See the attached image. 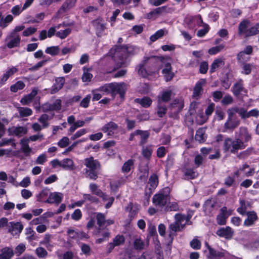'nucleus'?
<instances>
[{"label":"nucleus","instance_id":"obj_60","mask_svg":"<svg viewBox=\"0 0 259 259\" xmlns=\"http://www.w3.org/2000/svg\"><path fill=\"white\" fill-rule=\"evenodd\" d=\"M125 241L124 237L123 235H117L113 240V243L114 245L117 246H119L122 244Z\"/></svg>","mask_w":259,"mask_h":259},{"label":"nucleus","instance_id":"obj_3","mask_svg":"<svg viewBox=\"0 0 259 259\" xmlns=\"http://www.w3.org/2000/svg\"><path fill=\"white\" fill-rule=\"evenodd\" d=\"M84 164L86 166L85 172L87 176L92 180H96L98 178V170L100 168L99 161L93 157L84 159Z\"/></svg>","mask_w":259,"mask_h":259},{"label":"nucleus","instance_id":"obj_11","mask_svg":"<svg viewBox=\"0 0 259 259\" xmlns=\"http://www.w3.org/2000/svg\"><path fill=\"white\" fill-rule=\"evenodd\" d=\"M56 28L58 30L56 32V36L62 39L67 37L72 31L71 28L64 23L58 25Z\"/></svg>","mask_w":259,"mask_h":259},{"label":"nucleus","instance_id":"obj_14","mask_svg":"<svg viewBox=\"0 0 259 259\" xmlns=\"http://www.w3.org/2000/svg\"><path fill=\"white\" fill-rule=\"evenodd\" d=\"M218 208L217 201L214 199L207 200L203 205V210L207 215H209Z\"/></svg>","mask_w":259,"mask_h":259},{"label":"nucleus","instance_id":"obj_20","mask_svg":"<svg viewBox=\"0 0 259 259\" xmlns=\"http://www.w3.org/2000/svg\"><path fill=\"white\" fill-rule=\"evenodd\" d=\"M232 91L235 96H238L240 95H245L247 93L246 90L243 87L242 80H240L239 82L234 84Z\"/></svg>","mask_w":259,"mask_h":259},{"label":"nucleus","instance_id":"obj_23","mask_svg":"<svg viewBox=\"0 0 259 259\" xmlns=\"http://www.w3.org/2000/svg\"><path fill=\"white\" fill-rule=\"evenodd\" d=\"M209 252L208 257L210 258H221L225 256L227 253L225 251H217L211 248L207 244L205 243Z\"/></svg>","mask_w":259,"mask_h":259},{"label":"nucleus","instance_id":"obj_48","mask_svg":"<svg viewBox=\"0 0 259 259\" xmlns=\"http://www.w3.org/2000/svg\"><path fill=\"white\" fill-rule=\"evenodd\" d=\"M134 165V160L132 159H129L127 161H126L122 167V171L124 173H127L130 172L131 169L133 167Z\"/></svg>","mask_w":259,"mask_h":259},{"label":"nucleus","instance_id":"obj_54","mask_svg":"<svg viewBox=\"0 0 259 259\" xmlns=\"http://www.w3.org/2000/svg\"><path fill=\"white\" fill-rule=\"evenodd\" d=\"M240 206L237 209V212L241 214L244 215L246 213L247 204L244 200H241L240 201Z\"/></svg>","mask_w":259,"mask_h":259},{"label":"nucleus","instance_id":"obj_15","mask_svg":"<svg viewBox=\"0 0 259 259\" xmlns=\"http://www.w3.org/2000/svg\"><path fill=\"white\" fill-rule=\"evenodd\" d=\"M239 114L242 118H248L251 117H257L259 116V110L254 108L249 111H247L243 108H239Z\"/></svg>","mask_w":259,"mask_h":259},{"label":"nucleus","instance_id":"obj_57","mask_svg":"<svg viewBox=\"0 0 259 259\" xmlns=\"http://www.w3.org/2000/svg\"><path fill=\"white\" fill-rule=\"evenodd\" d=\"M88 131L86 128H82L77 131L74 134H73L71 137V140H75V139L79 138V137L84 135L88 133Z\"/></svg>","mask_w":259,"mask_h":259},{"label":"nucleus","instance_id":"obj_53","mask_svg":"<svg viewBox=\"0 0 259 259\" xmlns=\"http://www.w3.org/2000/svg\"><path fill=\"white\" fill-rule=\"evenodd\" d=\"M59 51L60 49L58 46H52L47 48L45 52L52 56H55L58 54Z\"/></svg>","mask_w":259,"mask_h":259},{"label":"nucleus","instance_id":"obj_21","mask_svg":"<svg viewBox=\"0 0 259 259\" xmlns=\"http://www.w3.org/2000/svg\"><path fill=\"white\" fill-rule=\"evenodd\" d=\"M102 131L108 136H112L117 131V125L113 122L105 124L102 129Z\"/></svg>","mask_w":259,"mask_h":259},{"label":"nucleus","instance_id":"obj_12","mask_svg":"<svg viewBox=\"0 0 259 259\" xmlns=\"http://www.w3.org/2000/svg\"><path fill=\"white\" fill-rule=\"evenodd\" d=\"M126 86L124 83H112L111 95L114 97L116 94H119L122 99L126 90Z\"/></svg>","mask_w":259,"mask_h":259},{"label":"nucleus","instance_id":"obj_63","mask_svg":"<svg viewBox=\"0 0 259 259\" xmlns=\"http://www.w3.org/2000/svg\"><path fill=\"white\" fill-rule=\"evenodd\" d=\"M138 73L143 77H148L150 75L143 65H140L138 69Z\"/></svg>","mask_w":259,"mask_h":259},{"label":"nucleus","instance_id":"obj_42","mask_svg":"<svg viewBox=\"0 0 259 259\" xmlns=\"http://www.w3.org/2000/svg\"><path fill=\"white\" fill-rule=\"evenodd\" d=\"M134 134L139 136L141 138V144H144L147 141L149 136V133L148 131H143L141 130H137L134 132Z\"/></svg>","mask_w":259,"mask_h":259},{"label":"nucleus","instance_id":"obj_49","mask_svg":"<svg viewBox=\"0 0 259 259\" xmlns=\"http://www.w3.org/2000/svg\"><path fill=\"white\" fill-rule=\"evenodd\" d=\"M18 112L21 117H27L30 116L32 113V111L31 109L25 107H18Z\"/></svg>","mask_w":259,"mask_h":259},{"label":"nucleus","instance_id":"obj_43","mask_svg":"<svg viewBox=\"0 0 259 259\" xmlns=\"http://www.w3.org/2000/svg\"><path fill=\"white\" fill-rule=\"evenodd\" d=\"M13 19L11 15H8L5 17L2 18L0 20V27L3 28L6 27L13 20Z\"/></svg>","mask_w":259,"mask_h":259},{"label":"nucleus","instance_id":"obj_47","mask_svg":"<svg viewBox=\"0 0 259 259\" xmlns=\"http://www.w3.org/2000/svg\"><path fill=\"white\" fill-rule=\"evenodd\" d=\"M165 32L167 33V31L164 29H160L157 31L154 34L150 36V40L152 42L156 41L158 38L162 37L164 35Z\"/></svg>","mask_w":259,"mask_h":259},{"label":"nucleus","instance_id":"obj_41","mask_svg":"<svg viewBox=\"0 0 259 259\" xmlns=\"http://www.w3.org/2000/svg\"><path fill=\"white\" fill-rule=\"evenodd\" d=\"M195 140L201 143L203 142L206 139L205 129L200 128L196 131L195 135Z\"/></svg>","mask_w":259,"mask_h":259},{"label":"nucleus","instance_id":"obj_19","mask_svg":"<svg viewBox=\"0 0 259 259\" xmlns=\"http://www.w3.org/2000/svg\"><path fill=\"white\" fill-rule=\"evenodd\" d=\"M9 227V232L13 235L19 234L23 230V225L19 222H10L8 224Z\"/></svg>","mask_w":259,"mask_h":259},{"label":"nucleus","instance_id":"obj_56","mask_svg":"<svg viewBox=\"0 0 259 259\" xmlns=\"http://www.w3.org/2000/svg\"><path fill=\"white\" fill-rule=\"evenodd\" d=\"M24 87L25 84L23 82L18 81L11 87V90L12 92H17L18 90L23 89Z\"/></svg>","mask_w":259,"mask_h":259},{"label":"nucleus","instance_id":"obj_32","mask_svg":"<svg viewBox=\"0 0 259 259\" xmlns=\"http://www.w3.org/2000/svg\"><path fill=\"white\" fill-rule=\"evenodd\" d=\"M65 82V78L63 77H58L55 80L53 89L51 91L52 94L55 93L60 90L63 86Z\"/></svg>","mask_w":259,"mask_h":259},{"label":"nucleus","instance_id":"obj_45","mask_svg":"<svg viewBox=\"0 0 259 259\" xmlns=\"http://www.w3.org/2000/svg\"><path fill=\"white\" fill-rule=\"evenodd\" d=\"M62 167L66 169H72L73 167V162L70 158H65L61 161Z\"/></svg>","mask_w":259,"mask_h":259},{"label":"nucleus","instance_id":"obj_35","mask_svg":"<svg viewBox=\"0 0 259 259\" xmlns=\"http://www.w3.org/2000/svg\"><path fill=\"white\" fill-rule=\"evenodd\" d=\"M9 132L10 133L13 134L16 136H22L27 133V130L26 128L24 127L19 126L9 129Z\"/></svg>","mask_w":259,"mask_h":259},{"label":"nucleus","instance_id":"obj_38","mask_svg":"<svg viewBox=\"0 0 259 259\" xmlns=\"http://www.w3.org/2000/svg\"><path fill=\"white\" fill-rule=\"evenodd\" d=\"M29 139H23L21 140V150L26 155L31 152V148L28 145Z\"/></svg>","mask_w":259,"mask_h":259},{"label":"nucleus","instance_id":"obj_1","mask_svg":"<svg viewBox=\"0 0 259 259\" xmlns=\"http://www.w3.org/2000/svg\"><path fill=\"white\" fill-rule=\"evenodd\" d=\"M135 48L133 46L116 47L111 49L109 55L114 61L117 63L116 68L114 70L124 66L126 64V59L127 57L134 54Z\"/></svg>","mask_w":259,"mask_h":259},{"label":"nucleus","instance_id":"obj_62","mask_svg":"<svg viewBox=\"0 0 259 259\" xmlns=\"http://www.w3.org/2000/svg\"><path fill=\"white\" fill-rule=\"evenodd\" d=\"M23 7L20 5H16L13 7L11 9V13L15 16H19L23 11H24Z\"/></svg>","mask_w":259,"mask_h":259},{"label":"nucleus","instance_id":"obj_61","mask_svg":"<svg viewBox=\"0 0 259 259\" xmlns=\"http://www.w3.org/2000/svg\"><path fill=\"white\" fill-rule=\"evenodd\" d=\"M11 145L14 149H16V144L13 139H3L0 143L1 146Z\"/></svg>","mask_w":259,"mask_h":259},{"label":"nucleus","instance_id":"obj_22","mask_svg":"<svg viewBox=\"0 0 259 259\" xmlns=\"http://www.w3.org/2000/svg\"><path fill=\"white\" fill-rule=\"evenodd\" d=\"M158 184V177L157 175L153 174L149 178L147 188H148L150 192L149 194L155 189Z\"/></svg>","mask_w":259,"mask_h":259},{"label":"nucleus","instance_id":"obj_30","mask_svg":"<svg viewBox=\"0 0 259 259\" xmlns=\"http://www.w3.org/2000/svg\"><path fill=\"white\" fill-rule=\"evenodd\" d=\"M165 8L163 7H158L147 14V18L148 19H156L159 17L164 11Z\"/></svg>","mask_w":259,"mask_h":259},{"label":"nucleus","instance_id":"obj_28","mask_svg":"<svg viewBox=\"0 0 259 259\" xmlns=\"http://www.w3.org/2000/svg\"><path fill=\"white\" fill-rule=\"evenodd\" d=\"M251 138V135L249 133L247 128L245 127H241L239 130V139L244 142L249 141Z\"/></svg>","mask_w":259,"mask_h":259},{"label":"nucleus","instance_id":"obj_51","mask_svg":"<svg viewBox=\"0 0 259 259\" xmlns=\"http://www.w3.org/2000/svg\"><path fill=\"white\" fill-rule=\"evenodd\" d=\"M203 27V28L200 29L198 31L197 33V35L198 37H203L207 34L210 29L209 26L207 24L204 23L201 24V26Z\"/></svg>","mask_w":259,"mask_h":259},{"label":"nucleus","instance_id":"obj_18","mask_svg":"<svg viewBox=\"0 0 259 259\" xmlns=\"http://www.w3.org/2000/svg\"><path fill=\"white\" fill-rule=\"evenodd\" d=\"M206 79H201L196 83L193 91V98L196 99L200 98L202 92V88L206 83Z\"/></svg>","mask_w":259,"mask_h":259},{"label":"nucleus","instance_id":"obj_24","mask_svg":"<svg viewBox=\"0 0 259 259\" xmlns=\"http://www.w3.org/2000/svg\"><path fill=\"white\" fill-rule=\"evenodd\" d=\"M217 234L221 237H224L227 239L231 238L233 234V231L230 227L221 228L217 231Z\"/></svg>","mask_w":259,"mask_h":259},{"label":"nucleus","instance_id":"obj_44","mask_svg":"<svg viewBox=\"0 0 259 259\" xmlns=\"http://www.w3.org/2000/svg\"><path fill=\"white\" fill-rule=\"evenodd\" d=\"M157 114L160 117H162L166 113L167 108L162 103L158 102Z\"/></svg>","mask_w":259,"mask_h":259},{"label":"nucleus","instance_id":"obj_29","mask_svg":"<svg viewBox=\"0 0 259 259\" xmlns=\"http://www.w3.org/2000/svg\"><path fill=\"white\" fill-rule=\"evenodd\" d=\"M170 107L171 110H174V112H180L184 107L183 100L181 98L175 99L171 103Z\"/></svg>","mask_w":259,"mask_h":259},{"label":"nucleus","instance_id":"obj_7","mask_svg":"<svg viewBox=\"0 0 259 259\" xmlns=\"http://www.w3.org/2000/svg\"><path fill=\"white\" fill-rule=\"evenodd\" d=\"M159 61L162 68V73L166 81H170L174 76V73L171 71V58L161 57L159 58Z\"/></svg>","mask_w":259,"mask_h":259},{"label":"nucleus","instance_id":"obj_50","mask_svg":"<svg viewBox=\"0 0 259 259\" xmlns=\"http://www.w3.org/2000/svg\"><path fill=\"white\" fill-rule=\"evenodd\" d=\"M89 188L92 194H95L98 196L102 195V190L99 188V187L96 184H90Z\"/></svg>","mask_w":259,"mask_h":259},{"label":"nucleus","instance_id":"obj_17","mask_svg":"<svg viewBox=\"0 0 259 259\" xmlns=\"http://www.w3.org/2000/svg\"><path fill=\"white\" fill-rule=\"evenodd\" d=\"M246 215L247 218L244 221L243 225L246 227L253 226L258 219L256 212L253 211H247Z\"/></svg>","mask_w":259,"mask_h":259},{"label":"nucleus","instance_id":"obj_4","mask_svg":"<svg viewBox=\"0 0 259 259\" xmlns=\"http://www.w3.org/2000/svg\"><path fill=\"white\" fill-rule=\"evenodd\" d=\"M238 33L246 37L256 35L259 33V24L251 27L250 21L244 20L239 24Z\"/></svg>","mask_w":259,"mask_h":259},{"label":"nucleus","instance_id":"obj_2","mask_svg":"<svg viewBox=\"0 0 259 259\" xmlns=\"http://www.w3.org/2000/svg\"><path fill=\"white\" fill-rule=\"evenodd\" d=\"M237 113L239 114V108L236 107L227 110L228 116L224 125V132L233 131L240 124V120L236 115Z\"/></svg>","mask_w":259,"mask_h":259},{"label":"nucleus","instance_id":"obj_55","mask_svg":"<svg viewBox=\"0 0 259 259\" xmlns=\"http://www.w3.org/2000/svg\"><path fill=\"white\" fill-rule=\"evenodd\" d=\"M84 124L85 121H83V120H77L71 125L69 131L70 133H73L76 128L82 127Z\"/></svg>","mask_w":259,"mask_h":259},{"label":"nucleus","instance_id":"obj_37","mask_svg":"<svg viewBox=\"0 0 259 259\" xmlns=\"http://www.w3.org/2000/svg\"><path fill=\"white\" fill-rule=\"evenodd\" d=\"M99 197L102 198L104 202H107L105 205V207L106 208H109L110 207L114 201V198L113 197H111L105 194L103 192H102V195H100Z\"/></svg>","mask_w":259,"mask_h":259},{"label":"nucleus","instance_id":"obj_27","mask_svg":"<svg viewBox=\"0 0 259 259\" xmlns=\"http://www.w3.org/2000/svg\"><path fill=\"white\" fill-rule=\"evenodd\" d=\"M171 93L170 90L162 91L157 97V102L160 103L168 102L170 99Z\"/></svg>","mask_w":259,"mask_h":259},{"label":"nucleus","instance_id":"obj_31","mask_svg":"<svg viewBox=\"0 0 259 259\" xmlns=\"http://www.w3.org/2000/svg\"><path fill=\"white\" fill-rule=\"evenodd\" d=\"M225 64L224 59L223 58H219L215 59L210 66V72H215L219 68L224 66Z\"/></svg>","mask_w":259,"mask_h":259},{"label":"nucleus","instance_id":"obj_34","mask_svg":"<svg viewBox=\"0 0 259 259\" xmlns=\"http://www.w3.org/2000/svg\"><path fill=\"white\" fill-rule=\"evenodd\" d=\"M152 152L153 146L152 145L144 146L142 149V154L143 157L147 160L150 159Z\"/></svg>","mask_w":259,"mask_h":259},{"label":"nucleus","instance_id":"obj_26","mask_svg":"<svg viewBox=\"0 0 259 259\" xmlns=\"http://www.w3.org/2000/svg\"><path fill=\"white\" fill-rule=\"evenodd\" d=\"M18 69L15 67H12L8 68L4 75L0 78L1 86L3 85L5 82L8 80L10 76L12 75L14 73L16 72Z\"/></svg>","mask_w":259,"mask_h":259},{"label":"nucleus","instance_id":"obj_6","mask_svg":"<svg viewBox=\"0 0 259 259\" xmlns=\"http://www.w3.org/2000/svg\"><path fill=\"white\" fill-rule=\"evenodd\" d=\"M245 145L240 139H237L236 140H233L230 138L225 139L224 142L223 150L225 152H230L235 153L238 150L245 148Z\"/></svg>","mask_w":259,"mask_h":259},{"label":"nucleus","instance_id":"obj_8","mask_svg":"<svg viewBox=\"0 0 259 259\" xmlns=\"http://www.w3.org/2000/svg\"><path fill=\"white\" fill-rule=\"evenodd\" d=\"M176 222L174 223L170 224L169 228L171 231L177 232L181 231L186 225L188 224L190 221V218L180 213H177L175 215Z\"/></svg>","mask_w":259,"mask_h":259},{"label":"nucleus","instance_id":"obj_16","mask_svg":"<svg viewBox=\"0 0 259 259\" xmlns=\"http://www.w3.org/2000/svg\"><path fill=\"white\" fill-rule=\"evenodd\" d=\"M63 196V194L60 192H50L49 196L45 201V202L48 203L59 204L62 201Z\"/></svg>","mask_w":259,"mask_h":259},{"label":"nucleus","instance_id":"obj_58","mask_svg":"<svg viewBox=\"0 0 259 259\" xmlns=\"http://www.w3.org/2000/svg\"><path fill=\"white\" fill-rule=\"evenodd\" d=\"M253 68V65L251 64H243L242 67V70L241 72L242 73L245 75H248L250 73L251 71Z\"/></svg>","mask_w":259,"mask_h":259},{"label":"nucleus","instance_id":"obj_52","mask_svg":"<svg viewBox=\"0 0 259 259\" xmlns=\"http://www.w3.org/2000/svg\"><path fill=\"white\" fill-rule=\"evenodd\" d=\"M112 83L106 84L98 88L99 91L103 93V95L111 94Z\"/></svg>","mask_w":259,"mask_h":259},{"label":"nucleus","instance_id":"obj_36","mask_svg":"<svg viewBox=\"0 0 259 259\" xmlns=\"http://www.w3.org/2000/svg\"><path fill=\"white\" fill-rule=\"evenodd\" d=\"M252 51V48L251 46H247L243 51L240 52L238 54V59L240 62H243L246 60V58L245 57V55H250Z\"/></svg>","mask_w":259,"mask_h":259},{"label":"nucleus","instance_id":"obj_13","mask_svg":"<svg viewBox=\"0 0 259 259\" xmlns=\"http://www.w3.org/2000/svg\"><path fill=\"white\" fill-rule=\"evenodd\" d=\"M93 25L95 27L98 36L101 37L105 34L104 31L106 26L104 21L102 19L98 18L94 20Z\"/></svg>","mask_w":259,"mask_h":259},{"label":"nucleus","instance_id":"obj_46","mask_svg":"<svg viewBox=\"0 0 259 259\" xmlns=\"http://www.w3.org/2000/svg\"><path fill=\"white\" fill-rule=\"evenodd\" d=\"M48 220L45 219V217L41 215L38 218L33 219L30 222V224L31 225H39L42 223H47L48 224Z\"/></svg>","mask_w":259,"mask_h":259},{"label":"nucleus","instance_id":"obj_39","mask_svg":"<svg viewBox=\"0 0 259 259\" xmlns=\"http://www.w3.org/2000/svg\"><path fill=\"white\" fill-rule=\"evenodd\" d=\"M76 0H66L62 5L59 12H65L72 8L75 6Z\"/></svg>","mask_w":259,"mask_h":259},{"label":"nucleus","instance_id":"obj_5","mask_svg":"<svg viewBox=\"0 0 259 259\" xmlns=\"http://www.w3.org/2000/svg\"><path fill=\"white\" fill-rule=\"evenodd\" d=\"M170 189L165 187L154 195L152 201L154 204L159 207H163L169 202Z\"/></svg>","mask_w":259,"mask_h":259},{"label":"nucleus","instance_id":"obj_64","mask_svg":"<svg viewBox=\"0 0 259 259\" xmlns=\"http://www.w3.org/2000/svg\"><path fill=\"white\" fill-rule=\"evenodd\" d=\"M35 253L39 257H45L48 255L47 251L42 247L37 248Z\"/></svg>","mask_w":259,"mask_h":259},{"label":"nucleus","instance_id":"obj_9","mask_svg":"<svg viewBox=\"0 0 259 259\" xmlns=\"http://www.w3.org/2000/svg\"><path fill=\"white\" fill-rule=\"evenodd\" d=\"M186 27L189 29L195 31L196 29L203 24L202 19L200 15L188 16L185 19Z\"/></svg>","mask_w":259,"mask_h":259},{"label":"nucleus","instance_id":"obj_40","mask_svg":"<svg viewBox=\"0 0 259 259\" xmlns=\"http://www.w3.org/2000/svg\"><path fill=\"white\" fill-rule=\"evenodd\" d=\"M135 102L140 104L142 107L147 108L149 107L152 104V100L147 97H144L142 99H136Z\"/></svg>","mask_w":259,"mask_h":259},{"label":"nucleus","instance_id":"obj_59","mask_svg":"<svg viewBox=\"0 0 259 259\" xmlns=\"http://www.w3.org/2000/svg\"><path fill=\"white\" fill-rule=\"evenodd\" d=\"M69 144V139L67 137H63L57 143V145L61 148L67 147Z\"/></svg>","mask_w":259,"mask_h":259},{"label":"nucleus","instance_id":"obj_25","mask_svg":"<svg viewBox=\"0 0 259 259\" xmlns=\"http://www.w3.org/2000/svg\"><path fill=\"white\" fill-rule=\"evenodd\" d=\"M14 255L13 249L9 247H6L0 250V259H11Z\"/></svg>","mask_w":259,"mask_h":259},{"label":"nucleus","instance_id":"obj_10","mask_svg":"<svg viewBox=\"0 0 259 259\" xmlns=\"http://www.w3.org/2000/svg\"><path fill=\"white\" fill-rule=\"evenodd\" d=\"M21 38L18 34L12 32L6 38V46L9 49H12L19 46Z\"/></svg>","mask_w":259,"mask_h":259},{"label":"nucleus","instance_id":"obj_33","mask_svg":"<svg viewBox=\"0 0 259 259\" xmlns=\"http://www.w3.org/2000/svg\"><path fill=\"white\" fill-rule=\"evenodd\" d=\"M50 193V190L45 188L36 196L37 201L45 202Z\"/></svg>","mask_w":259,"mask_h":259}]
</instances>
